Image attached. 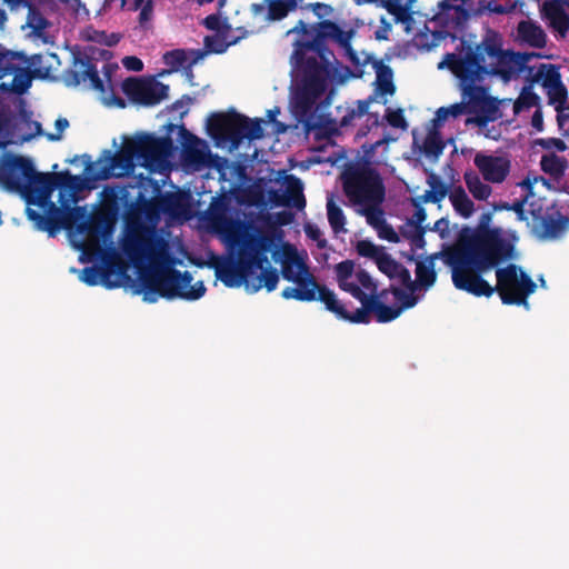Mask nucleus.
Returning a JSON list of instances; mask_svg holds the SVG:
<instances>
[{
	"label": "nucleus",
	"instance_id": "nucleus-21",
	"mask_svg": "<svg viewBox=\"0 0 569 569\" xmlns=\"http://www.w3.org/2000/svg\"><path fill=\"white\" fill-rule=\"evenodd\" d=\"M535 217V223L531 228V232L539 239H556L567 228L569 219L557 212L558 218H553L552 214L537 216L532 211Z\"/></svg>",
	"mask_w": 569,
	"mask_h": 569
},
{
	"label": "nucleus",
	"instance_id": "nucleus-14",
	"mask_svg": "<svg viewBox=\"0 0 569 569\" xmlns=\"http://www.w3.org/2000/svg\"><path fill=\"white\" fill-rule=\"evenodd\" d=\"M531 82H540L547 90L548 103L555 106L556 111L569 110L568 90L562 83L559 68L551 63H541L531 76Z\"/></svg>",
	"mask_w": 569,
	"mask_h": 569
},
{
	"label": "nucleus",
	"instance_id": "nucleus-59",
	"mask_svg": "<svg viewBox=\"0 0 569 569\" xmlns=\"http://www.w3.org/2000/svg\"><path fill=\"white\" fill-rule=\"evenodd\" d=\"M57 133H48L47 138L50 141H59L62 138V132L69 127V121L66 118H58L54 122Z\"/></svg>",
	"mask_w": 569,
	"mask_h": 569
},
{
	"label": "nucleus",
	"instance_id": "nucleus-58",
	"mask_svg": "<svg viewBox=\"0 0 569 569\" xmlns=\"http://www.w3.org/2000/svg\"><path fill=\"white\" fill-rule=\"evenodd\" d=\"M395 278H399L400 281L409 288V292L413 293V290L416 289V283L411 281V274L410 271L400 263L399 270L395 273Z\"/></svg>",
	"mask_w": 569,
	"mask_h": 569
},
{
	"label": "nucleus",
	"instance_id": "nucleus-42",
	"mask_svg": "<svg viewBox=\"0 0 569 569\" xmlns=\"http://www.w3.org/2000/svg\"><path fill=\"white\" fill-rule=\"evenodd\" d=\"M343 192L351 206H356V162L350 161L346 164L341 174Z\"/></svg>",
	"mask_w": 569,
	"mask_h": 569
},
{
	"label": "nucleus",
	"instance_id": "nucleus-50",
	"mask_svg": "<svg viewBox=\"0 0 569 569\" xmlns=\"http://www.w3.org/2000/svg\"><path fill=\"white\" fill-rule=\"evenodd\" d=\"M386 252L385 248L369 240H358V256L372 259L375 262Z\"/></svg>",
	"mask_w": 569,
	"mask_h": 569
},
{
	"label": "nucleus",
	"instance_id": "nucleus-57",
	"mask_svg": "<svg viewBox=\"0 0 569 569\" xmlns=\"http://www.w3.org/2000/svg\"><path fill=\"white\" fill-rule=\"evenodd\" d=\"M413 206L416 207V211L412 218L408 220V227L426 228L425 226H422V223L427 219L426 210L417 201H413Z\"/></svg>",
	"mask_w": 569,
	"mask_h": 569
},
{
	"label": "nucleus",
	"instance_id": "nucleus-2",
	"mask_svg": "<svg viewBox=\"0 0 569 569\" xmlns=\"http://www.w3.org/2000/svg\"><path fill=\"white\" fill-rule=\"evenodd\" d=\"M529 56L506 51L496 34L487 36L480 43L468 46L463 54L448 53L443 62L459 80V87L467 106L455 103L447 107L452 118L461 116L466 109L470 113L490 114L497 110L496 100L487 94V89L479 86L488 76H499L509 80L512 74L527 68Z\"/></svg>",
	"mask_w": 569,
	"mask_h": 569
},
{
	"label": "nucleus",
	"instance_id": "nucleus-1",
	"mask_svg": "<svg viewBox=\"0 0 569 569\" xmlns=\"http://www.w3.org/2000/svg\"><path fill=\"white\" fill-rule=\"evenodd\" d=\"M288 33L312 34V39L297 41L295 50L296 66L301 72L300 84L292 98V109L296 118L307 132L319 128L315 122V110L318 99L326 92L330 67L336 61L333 52L327 47L330 40L343 49L349 61L356 66V51L351 47L353 30L345 31L331 20H322L315 27H309L303 20Z\"/></svg>",
	"mask_w": 569,
	"mask_h": 569
},
{
	"label": "nucleus",
	"instance_id": "nucleus-39",
	"mask_svg": "<svg viewBox=\"0 0 569 569\" xmlns=\"http://www.w3.org/2000/svg\"><path fill=\"white\" fill-rule=\"evenodd\" d=\"M463 180L475 199L485 201L491 196L492 188L488 183L482 182L475 171H466L463 173Z\"/></svg>",
	"mask_w": 569,
	"mask_h": 569
},
{
	"label": "nucleus",
	"instance_id": "nucleus-64",
	"mask_svg": "<svg viewBox=\"0 0 569 569\" xmlns=\"http://www.w3.org/2000/svg\"><path fill=\"white\" fill-rule=\"evenodd\" d=\"M178 206V200L173 194H167L160 200V208L164 212H171Z\"/></svg>",
	"mask_w": 569,
	"mask_h": 569
},
{
	"label": "nucleus",
	"instance_id": "nucleus-6",
	"mask_svg": "<svg viewBox=\"0 0 569 569\" xmlns=\"http://www.w3.org/2000/svg\"><path fill=\"white\" fill-rule=\"evenodd\" d=\"M192 280L193 277L189 271L181 272L176 268L151 270L141 276L143 300L149 303H154L158 297L168 300L176 298L197 300L204 295L206 287L202 281L192 286Z\"/></svg>",
	"mask_w": 569,
	"mask_h": 569
},
{
	"label": "nucleus",
	"instance_id": "nucleus-31",
	"mask_svg": "<svg viewBox=\"0 0 569 569\" xmlns=\"http://www.w3.org/2000/svg\"><path fill=\"white\" fill-rule=\"evenodd\" d=\"M316 299L323 302L326 308L338 318L356 323V312L347 311L343 305L337 300L335 292L326 286H319Z\"/></svg>",
	"mask_w": 569,
	"mask_h": 569
},
{
	"label": "nucleus",
	"instance_id": "nucleus-11",
	"mask_svg": "<svg viewBox=\"0 0 569 569\" xmlns=\"http://www.w3.org/2000/svg\"><path fill=\"white\" fill-rule=\"evenodd\" d=\"M386 186L379 171L358 161V214L367 217L382 210Z\"/></svg>",
	"mask_w": 569,
	"mask_h": 569
},
{
	"label": "nucleus",
	"instance_id": "nucleus-12",
	"mask_svg": "<svg viewBox=\"0 0 569 569\" xmlns=\"http://www.w3.org/2000/svg\"><path fill=\"white\" fill-rule=\"evenodd\" d=\"M122 92L134 103L156 106L168 97L169 86L152 80L129 77L122 82Z\"/></svg>",
	"mask_w": 569,
	"mask_h": 569
},
{
	"label": "nucleus",
	"instance_id": "nucleus-25",
	"mask_svg": "<svg viewBox=\"0 0 569 569\" xmlns=\"http://www.w3.org/2000/svg\"><path fill=\"white\" fill-rule=\"evenodd\" d=\"M204 52L200 49L197 50H184L173 49L167 51L163 54V62L171 68L172 71H178L180 68L186 69V73L189 78L193 77L192 66L201 60Z\"/></svg>",
	"mask_w": 569,
	"mask_h": 569
},
{
	"label": "nucleus",
	"instance_id": "nucleus-30",
	"mask_svg": "<svg viewBox=\"0 0 569 569\" xmlns=\"http://www.w3.org/2000/svg\"><path fill=\"white\" fill-rule=\"evenodd\" d=\"M53 190V172H37L33 168V172L28 181V189L24 192L48 199Z\"/></svg>",
	"mask_w": 569,
	"mask_h": 569
},
{
	"label": "nucleus",
	"instance_id": "nucleus-36",
	"mask_svg": "<svg viewBox=\"0 0 569 569\" xmlns=\"http://www.w3.org/2000/svg\"><path fill=\"white\" fill-rule=\"evenodd\" d=\"M261 273L258 277H252L253 273L249 277V287L246 288L251 290V292H257L259 289L264 287L269 292L273 291L277 288L279 282V273L276 268H266L263 266Z\"/></svg>",
	"mask_w": 569,
	"mask_h": 569
},
{
	"label": "nucleus",
	"instance_id": "nucleus-24",
	"mask_svg": "<svg viewBox=\"0 0 569 569\" xmlns=\"http://www.w3.org/2000/svg\"><path fill=\"white\" fill-rule=\"evenodd\" d=\"M270 198L276 206L295 207L297 209H303L306 207L303 184L301 180L293 174L287 176L286 178V192L280 194L273 191Z\"/></svg>",
	"mask_w": 569,
	"mask_h": 569
},
{
	"label": "nucleus",
	"instance_id": "nucleus-28",
	"mask_svg": "<svg viewBox=\"0 0 569 569\" xmlns=\"http://www.w3.org/2000/svg\"><path fill=\"white\" fill-rule=\"evenodd\" d=\"M372 68L376 72L375 94H379L381 97L392 96L396 92V86L392 80V69L382 60H373Z\"/></svg>",
	"mask_w": 569,
	"mask_h": 569
},
{
	"label": "nucleus",
	"instance_id": "nucleus-13",
	"mask_svg": "<svg viewBox=\"0 0 569 569\" xmlns=\"http://www.w3.org/2000/svg\"><path fill=\"white\" fill-rule=\"evenodd\" d=\"M439 11L432 21L440 28L437 31L439 38L456 39L463 33L469 12L462 4H453L452 0H442L438 3Z\"/></svg>",
	"mask_w": 569,
	"mask_h": 569
},
{
	"label": "nucleus",
	"instance_id": "nucleus-4",
	"mask_svg": "<svg viewBox=\"0 0 569 569\" xmlns=\"http://www.w3.org/2000/svg\"><path fill=\"white\" fill-rule=\"evenodd\" d=\"M172 147L169 136L157 137L153 133L137 132L131 138H124L122 147L114 153L103 150L97 162H92L90 156L83 154L84 171L94 179L106 180L131 173L137 163L153 169L166 161Z\"/></svg>",
	"mask_w": 569,
	"mask_h": 569
},
{
	"label": "nucleus",
	"instance_id": "nucleus-55",
	"mask_svg": "<svg viewBox=\"0 0 569 569\" xmlns=\"http://www.w3.org/2000/svg\"><path fill=\"white\" fill-rule=\"evenodd\" d=\"M386 119L393 128L406 129L408 127L402 109L391 110L388 108Z\"/></svg>",
	"mask_w": 569,
	"mask_h": 569
},
{
	"label": "nucleus",
	"instance_id": "nucleus-53",
	"mask_svg": "<svg viewBox=\"0 0 569 569\" xmlns=\"http://www.w3.org/2000/svg\"><path fill=\"white\" fill-rule=\"evenodd\" d=\"M427 228H413L412 234H408L406 228H400V233L408 239L412 247L422 249L426 246L425 234Z\"/></svg>",
	"mask_w": 569,
	"mask_h": 569
},
{
	"label": "nucleus",
	"instance_id": "nucleus-46",
	"mask_svg": "<svg viewBox=\"0 0 569 569\" xmlns=\"http://www.w3.org/2000/svg\"><path fill=\"white\" fill-rule=\"evenodd\" d=\"M376 100L375 96L369 97L365 100H358V119H361L362 117H367V126L366 130H358V137L366 136L368 131L370 130V127H378L379 126V113H370L369 112V106L372 101Z\"/></svg>",
	"mask_w": 569,
	"mask_h": 569
},
{
	"label": "nucleus",
	"instance_id": "nucleus-16",
	"mask_svg": "<svg viewBox=\"0 0 569 569\" xmlns=\"http://www.w3.org/2000/svg\"><path fill=\"white\" fill-rule=\"evenodd\" d=\"M33 168L29 158L13 156L0 168V183L9 191L24 193Z\"/></svg>",
	"mask_w": 569,
	"mask_h": 569
},
{
	"label": "nucleus",
	"instance_id": "nucleus-56",
	"mask_svg": "<svg viewBox=\"0 0 569 569\" xmlns=\"http://www.w3.org/2000/svg\"><path fill=\"white\" fill-rule=\"evenodd\" d=\"M535 143L545 150L556 149L560 152L566 151L568 148L566 142L559 138H540Z\"/></svg>",
	"mask_w": 569,
	"mask_h": 569
},
{
	"label": "nucleus",
	"instance_id": "nucleus-54",
	"mask_svg": "<svg viewBox=\"0 0 569 569\" xmlns=\"http://www.w3.org/2000/svg\"><path fill=\"white\" fill-rule=\"evenodd\" d=\"M385 142H387L386 138L377 140L370 144H362L363 154L361 157L358 154V161L367 168H372L371 160L375 156L376 149Z\"/></svg>",
	"mask_w": 569,
	"mask_h": 569
},
{
	"label": "nucleus",
	"instance_id": "nucleus-43",
	"mask_svg": "<svg viewBox=\"0 0 569 569\" xmlns=\"http://www.w3.org/2000/svg\"><path fill=\"white\" fill-rule=\"evenodd\" d=\"M423 153L428 158L438 159L445 149V143L441 139L439 130L431 129L423 141Z\"/></svg>",
	"mask_w": 569,
	"mask_h": 569
},
{
	"label": "nucleus",
	"instance_id": "nucleus-62",
	"mask_svg": "<svg viewBox=\"0 0 569 569\" xmlns=\"http://www.w3.org/2000/svg\"><path fill=\"white\" fill-rule=\"evenodd\" d=\"M491 220L492 213L483 212L479 218V223L475 233H485L487 231H492L493 228H490Z\"/></svg>",
	"mask_w": 569,
	"mask_h": 569
},
{
	"label": "nucleus",
	"instance_id": "nucleus-47",
	"mask_svg": "<svg viewBox=\"0 0 569 569\" xmlns=\"http://www.w3.org/2000/svg\"><path fill=\"white\" fill-rule=\"evenodd\" d=\"M23 7L28 8L27 26L29 28L36 32H41L47 29L49 22L36 4L28 1Z\"/></svg>",
	"mask_w": 569,
	"mask_h": 569
},
{
	"label": "nucleus",
	"instance_id": "nucleus-33",
	"mask_svg": "<svg viewBox=\"0 0 569 569\" xmlns=\"http://www.w3.org/2000/svg\"><path fill=\"white\" fill-rule=\"evenodd\" d=\"M439 257L443 258V253L437 252L428 257L426 260L418 261L416 264V279L417 283L428 289L432 287L437 280V273L435 271V260Z\"/></svg>",
	"mask_w": 569,
	"mask_h": 569
},
{
	"label": "nucleus",
	"instance_id": "nucleus-40",
	"mask_svg": "<svg viewBox=\"0 0 569 569\" xmlns=\"http://www.w3.org/2000/svg\"><path fill=\"white\" fill-rule=\"evenodd\" d=\"M355 266L356 263L353 260L347 259L339 262L335 268L340 289L351 293L353 297H356V282H349L348 279L351 278L355 271Z\"/></svg>",
	"mask_w": 569,
	"mask_h": 569
},
{
	"label": "nucleus",
	"instance_id": "nucleus-60",
	"mask_svg": "<svg viewBox=\"0 0 569 569\" xmlns=\"http://www.w3.org/2000/svg\"><path fill=\"white\" fill-rule=\"evenodd\" d=\"M122 64L124 68H127L130 71H142L143 70V62L141 59H139L136 56H127L122 59Z\"/></svg>",
	"mask_w": 569,
	"mask_h": 569
},
{
	"label": "nucleus",
	"instance_id": "nucleus-34",
	"mask_svg": "<svg viewBox=\"0 0 569 569\" xmlns=\"http://www.w3.org/2000/svg\"><path fill=\"white\" fill-rule=\"evenodd\" d=\"M367 223L372 227L380 239L397 243L400 238L393 227L386 221L383 209L365 217Z\"/></svg>",
	"mask_w": 569,
	"mask_h": 569
},
{
	"label": "nucleus",
	"instance_id": "nucleus-26",
	"mask_svg": "<svg viewBox=\"0 0 569 569\" xmlns=\"http://www.w3.org/2000/svg\"><path fill=\"white\" fill-rule=\"evenodd\" d=\"M417 0H381V8L392 16L395 23H400L410 29L413 22L415 3Z\"/></svg>",
	"mask_w": 569,
	"mask_h": 569
},
{
	"label": "nucleus",
	"instance_id": "nucleus-37",
	"mask_svg": "<svg viewBox=\"0 0 569 569\" xmlns=\"http://www.w3.org/2000/svg\"><path fill=\"white\" fill-rule=\"evenodd\" d=\"M286 259L282 261L281 274L291 282H295L303 274V271L298 268V263H303L297 257L296 249L290 244L283 246Z\"/></svg>",
	"mask_w": 569,
	"mask_h": 569
},
{
	"label": "nucleus",
	"instance_id": "nucleus-35",
	"mask_svg": "<svg viewBox=\"0 0 569 569\" xmlns=\"http://www.w3.org/2000/svg\"><path fill=\"white\" fill-rule=\"evenodd\" d=\"M517 30L519 37L531 47L541 49L546 46V33L540 26L531 21H521Z\"/></svg>",
	"mask_w": 569,
	"mask_h": 569
},
{
	"label": "nucleus",
	"instance_id": "nucleus-5",
	"mask_svg": "<svg viewBox=\"0 0 569 569\" xmlns=\"http://www.w3.org/2000/svg\"><path fill=\"white\" fill-rule=\"evenodd\" d=\"M358 323H368L372 315L377 322L396 320L406 309L415 307L418 298L399 287L391 284L378 291V284L363 269H358Z\"/></svg>",
	"mask_w": 569,
	"mask_h": 569
},
{
	"label": "nucleus",
	"instance_id": "nucleus-49",
	"mask_svg": "<svg viewBox=\"0 0 569 569\" xmlns=\"http://www.w3.org/2000/svg\"><path fill=\"white\" fill-rule=\"evenodd\" d=\"M133 9H140L138 22L141 28L148 29L153 17V0H134Z\"/></svg>",
	"mask_w": 569,
	"mask_h": 569
},
{
	"label": "nucleus",
	"instance_id": "nucleus-41",
	"mask_svg": "<svg viewBox=\"0 0 569 569\" xmlns=\"http://www.w3.org/2000/svg\"><path fill=\"white\" fill-rule=\"evenodd\" d=\"M299 0H266L270 20H281L298 7Z\"/></svg>",
	"mask_w": 569,
	"mask_h": 569
},
{
	"label": "nucleus",
	"instance_id": "nucleus-27",
	"mask_svg": "<svg viewBox=\"0 0 569 569\" xmlns=\"http://www.w3.org/2000/svg\"><path fill=\"white\" fill-rule=\"evenodd\" d=\"M542 13L549 21V26L565 38L569 31V14L565 11L562 2L559 0L546 1L542 4Z\"/></svg>",
	"mask_w": 569,
	"mask_h": 569
},
{
	"label": "nucleus",
	"instance_id": "nucleus-10",
	"mask_svg": "<svg viewBox=\"0 0 569 569\" xmlns=\"http://www.w3.org/2000/svg\"><path fill=\"white\" fill-rule=\"evenodd\" d=\"M497 284L491 286L498 292L503 305L525 306L528 308V297L532 295L537 284L531 277L519 266L509 263L496 270Z\"/></svg>",
	"mask_w": 569,
	"mask_h": 569
},
{
	"label": "nucleus",
	"instance_id": "nucleus-63",
	"mask_svg": "<svg viewBox=\"0 0 569 569\" xmlns=\"http://www.w3.org/2000/svg\"><path fill=\"white\" fill-rule=\"evenodd\" d=\"M527 199H518L510 206V211H513L517 214V219L519 221L527 220L526 212H525V204Z\"/></svg>",
	"mask_w": 569,
	"mask_h": 569
},
{
	"label": "nucleus",
	"instance_id": "nucleus-20",
	"mask_svg": "<svg viewBox=\"0 0 569 569\" xmlns=\"http://www.w3.org/2000/svg\"><path fill=\"white\" fill-rule=\"evenodd\" d=\"M298 268L303 271V274L298 278L295 283L297 287H287L282 290L281 296L284 299H296L299 301H313L317 298V290L319 283L313 276L308 271L305 263H298Z\"/></svg>",
	"mask_w": 569,
	"mask_h": 569
},
{
	"label": "nucleus",
	"instance_id": "nucleus-32",
	"mask_svg": "<svg viewBox=\"0 0 569 569\" xmlns=\"http://www.w3.org/2000/svg\"><path fill=\"white\" fill-rule=\"evenodd\" d=\"M529 76L526 79V84L521 89V92L518 99L513 103V112L516 114L520 113L523 110H528L532 107L540 108V97L533 92V86L537 82H531V76L533 74V68L529 67Z\"/></svg>",
	"mask_w": 569,
	"mask_h": 569
},
{
	"label": "nucleus",
	"instance_id": "nucleus-44",
	"mask_svg": "<svg viewBox=\"0 0 569 569\" xmlns=\"http://www.w3.org/2000/svg\"><path fill=\"white\" fill-rule=\"evenodd\" d=\"M540 166L543 172L558 177L563 174L567 168V161L556 153H547L541 157Z\"/></svg>",
	"mask_w": 569,
	"mask_h": 569
},
{
	"label": "nucleus",
	"instance_id": "nucleus-51",
	"mask_svg": "<svg viewBox=\"0 0 569 569\" xmlns=\"http://www.w3.org/2000/svg\"><path fill=\"white\" fill-rule=\"evenodd\" d=\"M427 183L430 187L429 190L435 192V196L441 202L449 193V186L442 181L440 176L435 172H429L427 177Z\"/></svg>",
	"mask_w": 569,
	"mask_h": 569
},
{
	"label": "nucleus",
	"instance_id": "nucleus-45",
	"mask_svg": "<svg viewBox=\"0 0 569 569\" xmlns=\"http://www.w3.org/2000/svg\"><path fill=\"white\" fill-rule=\"evenodd\" d=\"M82 182L80 176H73L68 170L53 172L54 190L59 188L68 191H78L81 189Z\"/></svg>",
	"mask_w": 569,
	"mask_h": 569
},
{
	"label": "nucleus",
	"instance_id": "nucleus-23",
	"mask_svg": "<svg viewBox=\"0 0 569 569\" xmlns=\"http://www.w3.org/2000/svg\"><path fill=\"white\" fill-rule=\"evenodd\" d=\"M180 134L183 139V159L186 163L197 168L204 166L209 152L206 142L189 132L183 126L180 127Z\"/></svg>",
	"mask_w": 569,
	"mask_h": 569
},
{
	"label": "nucleus",
	"instance_id": "nucleus-9",
	"mask_svg": "<svg viewBox=\"0 0 569 569\" xmlns=\"http://www.w3.org/2000/svg\"><path fill=\"white\" fill-rule=\"evenodd\" d=\"M113 221L109 213L99 211L92 214L87 212L86 207L76 206L64 210V229L74 230L83 236L82 248L88 251H96L100 248L101 239L112 232Z\"/></svg>",
	"mask_w": 569,
	"mask_h": 569
},
{
	"label": "nucleus",
	"instance_id": "nucleus-52",
	"mask_svg": "<svg viewBox=\"0 0 569 569\" xmlns=\"http://www.w3.org/2000/svg\"><path fill=\"white\" fill-rule=\"evenodd\" d=\"M378 269L387 274L390 279L395 278V273L400 268V263L391 258V256L385 252L382 256L378 258L376 262Z\"/></svg>",
	"mask_w": 569,
	"mask_h": 569
},
{
	"label": "nucleus",
	"instance_id": "nucleus-7",
	"mask_svg": "<svg viewBox=\"0 0 569 569\" xmlns=\"http://www.w3.org/2000/svg\"><path fill=\"white\" fill-rule=\"evenodd\" d=\"M276 237H282V232H278L276 228L248 236L242 242L237 264L222 270L220 279L223 283L226 286L243 283L249 287V277L253 273V269H262L268 263L267 253L274 246Z\"/></svg>",
	"mask_w": 569,
	"mask_h": 569
},
{
	"label": "nucleus",
	"instance_id": "nucleus-22",
	"mask_svg": "<svg viewBox=\"0 0 569 569\" xmlns=\"http://www.w3.org/2000/svg\"><path fill=\"white\" fill-rule=\"evenodd\" d=\"M49 213L42 214L31 208H27V217L33 221L41 231H47L54 236L60 229H64V211L56 207L53 202H48Z\"/></svg>",
	"mask_w": 569,
	"mask_h": 569
},
{
	"label": "nucleus",
	"instance_id": "nucleus-17",
	"mask_svg": "<svg viewBox=\"0 0 569 569\" xmlns=\"http://www.w3.org/2000/svg\"><path fill=\"white\" fill-rule=\"evenodd\" d=\"M17 60H19L18 53L0 50V79L12 76L9 90L22 94L31 86V74L29 69L20 67ZM0 88L4 90L8 89L4 83L0 84Z\"/></svg>",
	"mask_w": 569,
	"mask_h": 569
},
{
	"label": "nucleus",
	"instance_id": "nucleus-15",
	"mask_svg": "<svg viewBox=\"0 0 569 569\" xmlns=\"http://www.w3.org/2000/svg\"><path fill=\"white\" fill-rule=\"evenodd\" d=\"M93 60L87 52L78 51L74 53L71 68L64 71L63 79L66 84L77 87L89 81L93 90L104 92L103 81Z\"/></svg>",
	"mask_w": 569,
	"mask_h": 569
},
{
	"label": "nucleus",
	"instance_id": "nucleus-29",
	"mask_svg": "<svg viewBox=\"0 0 569 569\" xmlns=\"http://www.w3.org/2000/svg\"><path fill=\"white\" fill-rule=\"evenodd\" d=\"M114 274V270L110 267H86L83 268L80 279L88 286H97L98 283H102L106 288L112 289L119 287L120 282L111 281V276Z\"/></svg>",
	"mask_w": 569,
	"mask_h": 569
},
{
	"label": "nucleus",
	"instance_id": "nucleus-8",
	"mask_svg": "<svg viewBox=\"0 0 569 569\" xmlns=\"http://www.w3.org/2000/svg\"><path fill=\"white\" fill-rule=\"evenodd\" d=\"M207 131L213 139L228 140L234 146L244 138L252 141L263 137L261 119L251 120L236 111L212 113L207 121Z\"/></svg>",
	"mask_w": 569,
	"mask_h": 569
},
{
	"label": "nucleus",
	"instance_id": "nucleus-38",
	"mask_svg": "<svg viewBox=\"0 0 569 569\" xmlns=\"http://www.w3.org/2000/svg\"><path fill=\"white\" fill-rule=\"evenodd\" d=\"M449 199L455 211L461 217L469 218L473 213L475 204L461 186L455 187L450 191Z\"/></svg>",
	"mask_w": 569,
	"mask_h": 569
},
{
	"label": "nucleus",
	"instance_id": "nucleus-18",
	"mask_svg": "<svg viewBox=\"0 0 569 569\" xmlns=\"http://www.w3.org/2000/svg\"><path fill=\"white\" fill-rule=\"evenodd\" d=\"M154 247V238L147 231H133L122 242L123 253L137 267L150 258Z\"/></svg>",
	"mask_w": 569,
	"mask_h": 569
},
{
	"label": "nucleus",
	"instance_id": "nucleus-48",
	"mask_svg": "<svg viewBox=\"0 0 569 569\" xmlns=\"http://www.w3.org/2000/svg\"><path fill=\"white\" fill-rule=\"evenodd\" d=\"M328 221L335 232H340L345 227V214L340 207H338L332 199L327 202Z\"/></svg>",
	"mask_w": 569,
	"mask_h": 569
},
{
	"label": "nucleus",
	"instance_id": "nucleus-3",
	"mask_svg": "<svg viewBox=\"0 0 569 569\" xmlns=\"http://www.w3.org/2000/svg\"><path fill=\"white\" fill-rule=\"evenodd\" d=\"M515 258V246L502 237L500 228L473 233L443 252L451 268L453 286L476 297H491L493 289L482 274Z\"/></svg>",
	"mask_w": 569,
	"mask_h": 569
},
{
	"label": "nucleus",
	"instance_id": "nucleus-19",
	"mask_svg": "<svg viewBox=\"0 0 569 569\" xmlns=\"http://www.w3.org/2000/svg\"><path fill=\"white\" fill-rule=\"evenodd\" d=\"M485 181L501 183L510 172L511 163L506 157L477 153L473 159Z\"/></svg>",
	"mask_w": 569,
	"mask_h": 569
},
{
	"label": "nucleus",
	"instance_id": "nucleus-61",
	"mask_svg": "<svg viewBox=\"0 0 569 569\" xmlns=\"http://www.w3.org/2000/svg\"><path fill=\"white\" fill-rule=\"evenodd\" d=\"M381 24L379 28L375 31V38L379 41L381 40H388L389 33L391 32L392 26L390 22L386 20L385 17H381L380 19Z\"/></svg>",
	"mask_w": 569,
	"mask_h": 569
}]
</instances>
